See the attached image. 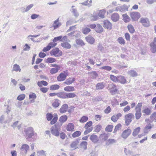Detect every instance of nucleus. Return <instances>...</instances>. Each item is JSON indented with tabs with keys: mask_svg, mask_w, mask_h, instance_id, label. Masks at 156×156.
Returning a JSON list of instances; mask_svg holds the SVG:
<instances>
[{
	"mask_svg": "<svg viewBox=\"0 0 156 156\" xmlns=\"http://www.w3.org/2000/svg\"><path fill=\"white\" fill-rule=\"evenodd\" d=\"M67 117L66 115L61 116L59 119V121L61 122H64L67 120Z\"/></svg>",
	"mask_w": 156,
	"mask_h": 156,
	"instance_id": "nucleus-39",
	"label": "nucleus"
},
{
	"mask_svg": "<svg viewBox=\"0 0 156 156\" xmlns=\"http://www.w3.org/2000/svg\"><path fill=\"white\" fill-rule=\"evenodd\" d=\"M7 114H5L2 115L0 117V123L2 124L9 123L10 122V120L7 118Z\"/></svg>",
	"mask_w": 156,
	"mask_h": 156,
	"instance_id": "nucleus-8",
	"label": "nucleus"
},
{
	"mask_svg": "<svg viewBox=\"0 0 156 156\" xmlns=\"http://www.w3.org/2000/svg\"><path fill=\"white\" fill-rule=\"evenodd\" d=\"M113 128V126L111 125H108L105 128V130L106 131L110 132L112 131V129Z\"/></svg>",
	"mask_w": 156,
	"mask_h": 156,
	"instance_id": "nucleus-41",
	"label": "nucleus"
},
{
	"mask_svg": "<svg viewBox=\"0 0 156 156\" xmlns=\"http://www.w3.org/2000/svg\"><path fill=\"white\" fill-rule=\"evenodd\" d=\"M117 82H119L122 84H124L126 83V79L125 77L123 76H118V79Z\"/></svg>",
	"mask_w": 156,
	"mask_h": 156,
	"instance_id": "nucleus-16",
	"label": "nucleus"
},
{
	"mask_svg": "<svg viewBox=\"0 0 156 156\" xmlns=\"http://www.w3.org/2000/svg\"><path fill=\"white\" fill-rule=\"evenodd\" d=\"M60 69L57 68H52L50 71V73L51 74H55L57 73Z\"/></svg>",
	"mask_w": 156,
	"mask_h": 156,
	"instance_id": "nucleus-47",
	"label": "nucleus"
},
{
	"mask_svg": "<svg viewBox=\"0 0 156 156\" xmlns=\"http://www.w3.org/2000/svg\"><path fill=\"white\" fill-rule=\"evenodd\" d=\"M139 22L141 23L142 25L145 27H148L150 25L149 20L147 18H141Z\"/></svg>",
	"mask_w": 156,
	"mask_h": 156,
	"instance_id": "nucleus-7",
	"label": "nucleus"
},
{
	"mask_svg": "<svg viewBox=\"0 0 156 156\" xmlns=\"http://www.w3.org/2000/svg\"><path fill=\"white\" fill-rule=\"evenodd\" d=\"M110 79H111L115 82H117L118 79V76L116 77L112 75H110Z\"/></svg>",
	"mask_w": 156,
	"mask_h": 156,
	"instance_id": "nucleus-62",
	"label": "nucleus"
},
{
	"mask_svg": "<svg viewBox=\"0 0 156 156\" xmlns=\"http://www.w3.org/2000/svg\"><path fill=\"white\" fill-rule=\"evenodd\" d=\"M106 13V10L105 9L101 10L99 11L98 13V16L102 18L105 17V15Z\"/></svg>",
	"mask_w": 156,
	"mask_h": 156,
	"instance_id": "nucleus-31",
	"label": "nucleus"
},
{
	"mask_svg": "<svg viewBox=\"0 0 156 156\" xmlns=\"http://www.w3.org/2000/svg\"><path fill=\"white\" fill-rule=\"evenodd\" d=\"M128 8L127 6L124 5L122 6H118L116 7L115 11L117 12H123L127 11Z\"/></svg>",
	"mask_w": 156,
	"mask_h": 156,
	"instance_id": "nucleus-13",
	"label": "nucleus"
},
{
	"mask_svg": "<svg viewBox=\"0 0 156 156\" xmlns=\"http://www.w3.org/2000/svg\"><path fill=\"white\" fill-rule=\"evenodd\" d=\"M151 124H149L147 125L144 129V132L145 133H147L152 128Z\"/></svg>",
	"mask_w": 156,
	"mask_h": 156,
	"instance_id": "nucleus-23",
	"label": "nucleus"
},
{
	"mask_svg": "<svg viewBox=\"0 0 156 156\" xmlns=\"http://www.w3.org/2000/svg\"><path fill=\"white\" fill-rule=\"evenodd\" d=\"M67 76V74L63 73H61L57 77V80L58 81L64 80Z\"/></svg>",
	"mask_w": 156,
	"mask_h": 156,
	"instance_id": "nucleus-15",
	"label": "nucleus"
},
{
	"mask_svg": "<svg viewBox=\"0 0 156 156\" xmlns=\"http://www.w3.org/2000/svg\"><path fill=\"white\" fill-rule=\"evenodd\" d=\"M87 143L86 141H83L80 144L81 147L84 149V150L87 149Z\"/></svg>",
	"mask_w": 156,
	"mask_h": 156,
	"instance_id": "nucleus-36",
	"label": "nucleus"
},
{
	"mask_svg": "<svg viewBox=\"0 0 156 156\" xmlns=\"http://www.w3.org/2000/svg\"><path fill=\"white\" fill-rule=\"evenodd\" d=\"M105 87L104 83H99L97 84L96 86V90H100L103 89Z\"/></svg>",
	"mask_w": 156,
	"mask_h": 156,
	"instance_id": "nucleus-21",
	"label": "nucleus"
},
{
	"mask_svg": "<svg viewBox=\"0 0 156 156\" xmlns=\"http://www.w3.org/2000/svg\"><path fill=\"white\" fill-rule=\"evenodd\" d=\"M117 41L119 43L122 44H124L125 43V41L122 37H119L117 39Z\"/></svg>",
	"mask_w": 156,
	"mask_h": 156,
	"instance_id": "nucleus-50",
	"label": "nucleus"
},
{
	"mask_svg": "<svg viewBox=\"0 0 156 156\" xmlns=\"http://www.w3.org/2000/svg\"><path fill=\"white\" fill-rule=\"evenodd\" d=\"M21 69H20V66L18 65L15 64L13 67L12 71H14L16 72L19 71L20 72Z\"/></svg>",
	"mask_w": 156,
	"mask_h": 156,
	"instance_id": "nucleus-35",
	"label": "nucleus"
},
{
	"mask_svg": "<svg viewBox=\"0 0 156 156\" xmlns=\"http://www.w3.org/2000/svg\"><path fill=\"white\" fill-rule=\"evenodd\" d=\"M57 96L62 99L74 98L76 96L74 93H66L64 91L57 93Z\"/></svg>",
	"mask_w": 156,
	"mask_h": 156,
	"instance_id": "nucleus-2",
	"label": "nucleus"
},
{
	"mask_svg": "<svg viewBox=\"0 0 156 156\" xmlns=\"http://www.w3.org/2000/svg\"><path fill=\"white\" fill-rule=\"evenodd\" d=\"M61 45L63 48L66 49H69L71 48L70 44L67 42H64L62 43Z\"/></svg>",
	"mask_w": 156,
	"mask_h": 156,
	"instance_id": "nucleus-25",
	"label": "nucleus"
},
{
	"mask_svg": "<svg viewBox=\"0 0 156 156\" xmlns=\"http://www.w3.org/2000/svg\"><path fill=\"white\" fill-rule=\"evenodd\" d=\"M119 15L117 13L112 14L111 16L112 20L114 22H116L119 20Z\"/></svg>",
	"mask_w": 156,
	"mask_h": 156,
	"instance_id": "nucleus-18",
	"label": "nucleus"
},
{
	"mask_svg": "<svg viewBox=\"0 0 156 156\" xmlns=\"http://www.w3.org/2000/svg\"><path fill=\"white\" fill-rule=\"evenodd\" d=\"M123 20L125 22H129L130 20L129 17L126 14H124L122 15Z\"/></svg>",
	"mask_w": 156,
	"mask_h": 156,
	"instance_id": "nucleus-43",
	"label": "nucleus"
},
{
	"mask_svg": "<svg viewBox=\"0 0 156 156\" xmlns=\"http://www.w3.org/2000/svg\"><path fill=\"white\" fill-rule=\"evenodd\" d=\"M76 44L79 45L81 46H83L85 45V44L83 41L80 39H77L76 41Z\"/></svg>",
	"mask_w": 156,
	"mask_h": 156,
	"instance_id": "nucleus-37",
	"label": "nucleus"
},
{
	"mask_svg": "<svg viewBox=\"0 0 156 156\" xmlns=\"http://www.w3.org/2000/svg\"><path fill=\"white\" fill-rule=\"evenodd\" d=\"M75 81L74 78H71L69 79H67L64 82V83L67 85H69L73 83Z\"/></svg>",
	"mask_w": 156,
	"mask_h": 156,
	"instance_id": "nucleus-29",
	"label": "nucleus"
},
{
	"mask_svg": "<svg viewBox=\"0 0 156 156\" xmlns=\"http://www.w3.org/2000/svg\"><path fill=\"white\" fill-rule=\"evenodd\" d=\"M64 90L67 92H72L75 91V89L73 86H67L64 88Z\"/></svg>",
	"mask_w": 156,
	"mask_h": 156,
	"instance_id": "nucleus-26",
	"label": "nucleus"
},
{
	"mask_svg": "<svg viewBox=\"0 0 156 156\" xmlns=\"http://www.w3.org/2000/svg\"><path fill=\"white\" fill-rule=\"evenodd\" d=\"M101 127L102 126L100 125H97L95 127L94 131L97 132H99L101 129Z\"/></svg>",
	"mask_w": 156,
	"mask_h": 156,
	"instance_id": "nucleus-58",
	"label": "nucleus"
},
{
	"mask_svg": "<svg viewBox=\"0 0 156 156\" xmlns=\"http://www.w3.org/2000/svg\"><path fill=\"white\" fill-rule=\"evenodd\" d=\"M34 5L33 4H31L28 5L26 7L25 10H23L22 11V12H27Z\"/></svg>",
	"mask_w": 156,
	"mask_h": 156,
	"instance_id": "nucleus-54",
	"label": "nucleus"
},
{
	"mask_svg": "<svg viewBox=\"0 0 156 156\" xmlns=\"http://www.w3.org/2000/svg\"><path fill=\"white\" fill-rule=\"evenodd\" d=\"M130 16L133 21H137L140 17V15L138 12H133L130 13Z\"/></svg>",
	"mask_w": 156,
	"mask_h": 156,
	"instance_id": "nucleus-9",
	"label": "nucleus"
},
{
	"mask_svg": "<svg viewBox=\"0 0 156 156\" xmlns=\"http://www.w3.org/2000/svg\"><path fill=\"white\" fill-rule=\"evenodd\" d=\"M59 86L57 84H54L51 86L50 89L51 90H54L58 89L59 88Z\"/></svg>",
	"mask_w": 156,
	"mask_h": 156,
	"instance_id": "nucleus-34",
	"label": "nucleus"
},
{
	"mask_svg": "<svg viewBox=\"0 0 156 156\" xmlns=\"http://www.w3.org/2000/svg\"><path fill=\"white\" fill-rule=\"evenodd\" d=\"M122 126L121 124L120 123L118 124L116 126H115L113 133H116L118 130L121 129Z\"/></svg>",
	"mask_w": 156,
	"mask_h": 156,
	"instance_id": "nucleus-53",
	"label": "nucleus"
},
{
	"mask_svg": "<svg viewBox=\"0 0 156 156\" xmlns=\"http://www.w3.org/2000/svg\"><path fill=\"white\" fill-rule=\"evenodd\" d=\"M88 1L89 0H87L84 2L82 3H80V4H81L84 6H88L89 7L92 6V0H90L89 2H88Z\"/></svg>",
	"mask_w": 156,
	"mask_h": 156,
	"instance_id": "nucleus-27",
	"label": "nucleus"
},
{
	"mask_svg": "<svg viewBox=\"0 0 156 156\" xmlns=\"http://www.w3.org/2000/svg\"><path fill=\"white\" fill-rule=\"evenodd\" d=\"M59 100L58 99H55L52 103V106L54 107H57L59 105Z\"/></svg>",
	"mask_w": 156,
	"mask_h": 156,
	"instance_id": "nucleus-46",
	"label": "nucleus"
},
{
	"mask_svg": "<svg viewBox=\"0 0 156 156\" xmlns=\"http://www.w3.org/2000/svg\"><path fill=\"white\" fill-rule=\"evenodd\" d=\"M86 41L89 43L92 44L94 42V39L92 37L89 36L85 38Z\"/></svg>",
	"mask_w": 156,
	"mask_h": 156,
	"instance_id": "nucleus-22",
	"label": "nucleus"
},
{
	"mask_svg": "<svg viewBox=\"0 0 156 156\" xmlns=\"http://www.w3.org/2000/svg\"><path fill=\"white\" fill-rule=\"evenodd\" d=\"M129 31L131 33H133L135 31L133 27L131 24L129 25L127 27Z\"/></svg>",
	"mask_w": 156,
	"mask_h": 156,
	"instance_id": "nucleus-40",
	"label": "nucleus"
},
{
	"mask_svg": "<svg viewBox=\"0 0 156 156\" xmlns=\"http://www.w3.org/2000/svg\"><path fill=\"white\" fill-rule=\"evenodd\" d=\"M46 116L47 119L48 121H51L53 118V116L51 113H47Z\"/></svg>",
	"mask_w": 156,
	"mask_h": 156,
	"instance_id": "nucleus-60",
	"label": "nucleus"
},
{
	"mask_svg": "<svg viewBox=\"0 0 156 156\" xmlns=\"http://www.w3.org/2000/svg\"><path fill=\"white\" fill-rule=\"evenodd\" d=\"M140 130V128L139 127H137L135 129L133 132L132 135L134 136H136L139 133Z\"/></svg>",
	"mask_w": 156,
	"mask_h": 156,
	"instance_id": "nucleus-32",
	"label": "nucleus"
},
{
	"mask_svg": "<svg viewBox=\"0 0 156 156\" xmlns=\"http://www.w3.org/2000/svg\"><path fill=\"white\" fill-rule=\"evenodd\" d=\"M95 31L98 33H100L103 30L102 26L100 24H97L95 29Z\"/></svg>",
	"mask_w": 156,
	"mask_h": 156,
	"instance_id": "nucleus-24",
	"label": "nucleus"
},
{
	"mask_svg": "<svg viewBox=\"0 0 156 156\" xmlns=\"http://www.w3.org/2000/svg\"><path fill=\"white\" fill-rule=\"evenodd\" d=\"M61 130L60 126L58 124H55L51 128V133L54 136H58L59 135V131Z\"/></svg>",
	"mask_w": 156,
	"mask_h": 156,
	"instance_id": "nucleus-3",
	"label": "nucleus"
},
{
	"mask_svg": "<svg viewBox=\"0 0 156 156\" xmlns=\"http://www.w3.org/2000/svg\"><path fill=\"white\" fill-rule=\"evenodd\" d=\"M24 132L25 134V137L27 139L34 137V136H36L37 134L34 131L33 128L29 127L24 129Z\"/></svg>",
	"mask_w": 156,
	"mask_h": 156,
	"instance_id": "nucleus-1",
	"label": "nucleus"
},
{
	"mask_svg": "<svg viewBox=\"0 0 156 156\" xmlns=\"http://www.w3.org/2000/svg\"><path fill=\"white\" fill-rule=\"evenodd\" d=\"M134 115L131 113L126 115L125 116V123L126 126H128L132 121V118H134Z\"/></svg>",
	"mask_w": 156,
	"mask_h": 156,
	"instance_id": "nucleus-6",
	"label": "nucleus"
},
{
	"mask_svg": "<svg viewBox=\"0 0 156 156\" xmlns=\"http://www.w3.org/2000/svg\"><path fill=\"white\" fill-rule=\"evenodd\" d=\"M79 142L77 141H75L73 142L70 145L71 148H76L77 145L79 143Z\"/></svg>",
	"mask_w": 156,
	"mask_h": 156,
	"instance_id": "nucleus-49",
	"label": "nucleus"
},
{
	"mask_svg": "<svg viewBox=\"0 0 156 156\" xmlns=\"http://www.w3.org/2000/svg\"><path fill=\"white\" fill-rule=\"evenodd\" d=\"M151 50L153 53L156 52V46L151 44Z\"/></svg>",
	"mask_w": 156,
	"mask_h": 156,
	"instance_id": "nucleus-63",
	"label": "nucleus"
},
{
	"mask_svg": "<svg viewBox=\"0 0 156 156\" xmlns=\"http://www.w3.org/2000/svg\"><path fill=\"white\" fill-rule=\"evenodd\" d=\"M103 27L108 30H111L112 27V23L108 20L104 21Z\"/></svg>",
	"mask_w": 156,
	"mask_h": 156,
	"instance_id": "nucleus-14",
	"label": "nucleus"
},
{
	"mask_svg": "<svg viewBox=\"0 0 156 156\" xmlns=\"http://www.w3.org/2000/svg\"><path fill=\"white\" fill-rule=\"evenodd\" d=\"M68 108V105L66 104H64L60 108L59 110L60 112L62 113H64L67 111V110Z\"/></svg>",
	"mask_w": 156,
	"mask_h": 156,
	"instance_id": "nucleus-19",
	"label": "nucleus"
},
{
	"mask_svg": "<svg viewBox=\"0 0 156 156\" xmlns=\"http://www.w3.org/2000/svg\"><path fill=\"white\" fill-rule=\"evenodd\" d=\"M92 124V122L91 121H89L87 123L85 124L84 128H88L89 127H90V126Z\"/></svg>",
	"mask_w": 156,
	"mask_h": 156,
	"instance_id": "nucleus-61",
	"label": "nucleus"
},
{
	"mask_svg": "<svg viewBox=\"0 0 156 156\" xmlns=\"http://www.w3.org/2000/svg\"><path fill=\"white\" fill-rule=\"evenodd\" d=\"M131 130L129 129L125 130L122 133V137L124 139H126L131 134Z\"/></svg>",
	"mask_w": 156,
	"mask_h": 156,
	"instance_id": "nucleus-11",
	"label": "nucleus"
},
{
	"mask_svg": "<svg viewBox=\"0 0 156 156\" xmlns=\"http://www.w3.org/2000/svg\"><path fill=\"white\" fill-rule=\"evenodd\" d=\"M29 148V146L27 144H23L20 148V153L22 154H26Z\"/></svg>",
	"mask_w": 156,
	"mask_h": 156,
	"instance_id": "nucleus-10",
	"label": "nucleus"
},
{
	"mask_svg": "<svg viewBox=\"0 0 156 156\" xmlns=\"http://www.w3.org/2000/svg\"><path fill=\"white\" fill-rule=\"evenodd\" d=\"M100 137H102L103 138V139L104 140H106L107 139H108V134H106V133H103L101 134L100 135Z\"/></svg>",
	"mask_w": 156,
	"mask_h": 156,
	"instance_id": "nucleus-55",
	"label": "nucleus"
},
{
	"mask_svg": "<svg viewBox=\"0 0 156 156\" xmlns=\"http://www.w3.org/2000/svg\"><path fill=\"white\" fill-rule=\"evenodd\" d=\"M142 105V103H139L136 105L135 108V117L136 119L137 120H138L140 119L141 116L142 114L141 112V107Z\"/></svg>",
	"mask_w": 156,
	"mask_h": 156,
	"instance_id": "nucleus-4",
	"label": "nucleus"
},
{
	"mask_svg": "<svg viewBox=\"0 0 156 156\" xmlns=\"http://www.w3.org/2000/svg\"><path fill=\"white\" fill-rule=\"evenodd\" d=\"M25 97V95L24 94H21L18 96L17 99L19 101H22L23 100Z\"/></svg>",
	"mask_w": 156,
	"mask_h": 156,
	"instance_id": "nucleus-59",
	"label": "nucleus"
},
{
	"mask_svg": "<svg viewBox=\"0 0 156 156\" xmlns=\"http://www.w3.org/2000/svg\"><path fill=\"white\" fill-rule=\"evenodd\" d=\"M81 134V132L79 131H77L74 132L72 134V136L75 138L79 136Z\"/></svg>",
	"mask_w": 156,
	"mask_h": 156,
	"instance_id": "nucleus-48",
	"label": "nucleus"
},
{
	"mask_svg": "<svg viewBox=\"0 0 156 156\" xmlns=\"http://www.w3.org/2000/svg\"><path fill=\"white\" fill-rule=\"evenodd\" d=\"M88 117L87 116H82L80 119L79 121L81 123H83L87 122L88 120Z\"/></svg>",
	"mask_w": 156,
	"mask_h": 156,
	"instance_id": "nucleus-44",
	"label": "nucleus"
},
{
	"mask_svg": "<svg viewBox=\"0 0 156 156\" xmlns=\"http://www.w3.org/2000/svg\"><path fill=\"white\" fill-rule=\"evenodd\" d=\"M74 128V126L72 123H69L67 125L66 129L68 131H73Z\"/></svg>",
	"mask_w": 156,
	"mask_h": 156,
	"instance_id": "nucleus-28",
	"label": "nucleus"
},
{
	"mask_svg": "<svg viewBox=\"0 0 156 156\" xmlns=\"http://www.w3.org/2000/svg\"><path fill=\"white\" fill-rule=\"evenodd\" d=\"M108 87L110 90L112 94H114L117 91L116 86L113 83L109 84L108 86Z\"/></svg>",
	"mask_w": 156,
	"mask_h": 156,
	"instance_id": "nucleus-12",
	"label": "nucleus"
},
{
	"mask_svg": "<svg viewBox=\"0 0 156 156\" xmlns=\"http://www.w3.org/2000/svg\"><path fill=\"white\" fill-rule=\"evenodd\" d=\"M90 139L94 143H97L98 141V136L95 134H92L90 136Z\"/></svg>",
	"mask_w": 156,
	"mask_h": 156,
	"instance_id": "nucleus-20",
	"label": "nucleus"
},
{
	"mask_svg": "<svg viewBox=\"0 0 156 156\" xmlns=\"http://www.w3.org/2000/svg\"><path fill=\"white\" fill-rule=\"evenodd\" d=\"M59 18L55 20L53 23L52 25L53 27H54V29H56L60 26L62 24L61 23L59 22Z\"/></svg>",
	"mask_w": 156,
	"mask_h": 156,
	"instance_id": "nucleus-17",
	"label": "nucleus"
},
{
	"mask_svg": "<svg viewBox=\"0 0 156 156\" xmlns=\"http://www.w3.org/2000/svg\"><path fill=\"white\" fill-rule=\"evenodd\" d=\"M58 119V116L56 115L54 117L52 120L51 121L50 123L51 125L54 124L57 121Z\"/></svg>",
	"mask_w": 156,
	"mask_h": 156,
	"instance_id": "nucleus-57",
	"label": "nucleus"
},
{
	"mask_svg": "<svg viewBox=\"0 0 156 156\" xmlns=\"http://www.w3.org/2000/svg\"><path fill=\"white\" fill-rule=\"evenodd\" d=\"M55 58L51 57L48 58L46 60V62L49 63H52L55 62Z\"/></svg>",
	"mask_w": 156,
	"mask_h": 156,
	"instance_id": "nucleus-45",
	"label": "nucleus"
},
{
	"mask_svg": "<svg viewBox=\"0 0 156 156\" xmlns=\"http://www.w3.org/2000/svg\"><path fill=\"white\" fill-rule=\"evenodd\" d=\"M128 73L129 75L132 77L136 76L137 75V73L133 70H131L129 71Z\"/></svg>",
	"mask_w": 156,
	"mask_h": 156,
	"instance_id": "nucleus-38",
	"label": "nucleus"
},
{
	"mask_svg": "<svg viewBox=\"0 0 156 156\" xmlns=\"http://www.w3.org/2000/svg\"><path fill=\"white\" fill-rule=\"evenodd\" d=\"M142 112L145 114L144 115H149L151 114V110L147 108H145L143 111Z\"/></svg>",
	"mask_w": 156,
	"mask_h": 156,
	"instance_id": "nucleus-33",
	"label": "nucleus"
},
{
	"mask_svg": "<svg viewBox=\"0 0 156 156\" xmlns=\"http://www.w3.org/2000/svg\"><path fill=\"white\" fill-rule=\"evenodd\" d=\"M98 16L97 15L92 14L90 17V19L92 21H96L98 19Z\"/></svg>",
	"mask_w": 156,
	"mask_h": 156,
	"instance_id": "nucleus-51",
	"label": "nucleus"
},
{
	"mask_svg": "<svg viewBox=\"0 0 156 156\" xmlns=\"http://www.w3.org/2000/svg\"><path fill=\"white\" fill-rule=\"evenodd\" d=\"M72 10V12L73 13L75 16L76 17H77L79 15V14L77 12L76 10L75 9H73Z\"/></svg>",
	"mask_w": 156,
	"mask_h": 156,
	"instance_id": "nucleus-64",
	"label": "nucleus"
},
{
	"mask_svg": "<svg viewBox=\"0 0 156 156\" xmlns=\"http://www.w3.org/2000/svg\"><path fill=\"white\" fill-rule=\"evenodd\" d=\"M46 151L41 150L37 151V156H46Z\"/></svg>",
	"mask_w": 156,
	"mask_h": 156,
	"instance_id": "nucleus-30",
	"label": "nucleus"
},
{
	"mask_svg": "<svg viewBox=\"0 0 156 156\" xmlns=\"http://www.w3.org/2000/svg\"><path fill=\"white\" fill-rule=\"evenodd\" d=\"M90 30L89 28L86 27L82 29V32L84 34H87L90 31Z\"/></svg>",
	"mask_w": 156,
	"mask_h": 156,
	"instance_id": "nucleus-52",
	"label": "nucleus"
},
{
	"mask_svg": "<svg viewBox=\"0 0 156 156\" xmlns=\"http://www.w3.org/2000/svg\"><path fill=\"white\" fill-rule=\"evenodd\" d=\"M51 55H54L55 57H60L62 55V52L58 48H56L52 49L50 53Z\"/></svg>",
	"mask_w": 156,
	"mask_h": 156,
	"instance_id": "nucleus-5",
	"label": "nucleus"
},
{
	"mask_svg": "<svg viewBox=\"0 0 156 156\" xmlns=\"http://www.w3.org/2000/svg\"><path fill=\"white\" fill-rule=\"evenodd\" d=\"M90 75L92 79H96L97 77H98V75L95 71H93L91 73Z\"/></svg>",
	"mask_w": 156,
	"mask_h": 156,
	"instance_id": "nucleus-42",
	"label": "nucleus"
},
{
	"mask_svg": "<svg viewBox=\"0 0 156 156\" xmlns=\"http://www.w3.org/2000/svg\"><path fill=\"white\" fill-rule=\"evenodd\" d=\"M85 129H86V130L84 132V134L85 135L89 133L93 130V128L92 127H89L88 128H85Z\"/></svg>",
	"mask_w": 156,
	"mask_h": 156,
	"instance_id": "nucleus-56",
	"label": "nucleus"
}]
</instances>
